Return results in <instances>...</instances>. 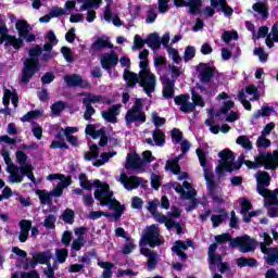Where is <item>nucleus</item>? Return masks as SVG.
<instances>
[{
    "mask_svg": "<svg viewBox=\"0 0 278 278\" xmlns=\"http://www.w3.org/2000/svg\"><path fill=\"white\" fill-rule=\"evenodd\" d=\"M78 179L79 185L84 190H92V188H94V199L100 201L101 207H105V205H108L110 210H114V218L118 219L123 216L125 206L121 205V202L113 198V193L110 191V185L102 182L99 179L88 180L86 174H80Z\"/></svg>",
    "mask_w": 278,
    "mask_h": 278,
    "instance_id": "nucleus-1",
    "label": "nucleus"
},
{
    "mask_svg": "<svg viewBox=\"0 0 278 278\" xmlns=\"http://www.w3.org/2000/svg\"><path fill=\"white\" fill-rule=\"evenodd\" d=\"M1 155L7 164V172L9 173V184H21L25 175L28 177L33 184H36V177H34V167L27 162V154L23 151H17L16 162L20 164V167L12 163L10 159V152L2 150Z\"/></svg>",
    "mask_w": 278,
    "mask_h": 278,
    "instance_id": "nucleus-2",
    "label": "nucleus"
},
{
    "mask_svg": "<svg viewBox=\"0 0 278 278\" xmlns=\"http://www.w3.org/2000/svg\"><path fill=\"white\" fill-rule=\"evenodd\" d=\"M160 244V228L155 225H151L144 231L140 240V253L148 257V269L154 270L157 266V253L151 252L148 247H157Z\"/></svg>",
    "mask_w": 278,
    "mask_h": 278,
    "instance_id": "nucleus-3",
    "label": "nucleus"
},
{
    "mask_svg": "<svg viewBox=\"0 0 278 278\" xmlns=\"http://www.w3.org/2000/svg\"><path fill=\"white\" fill-rule=\"evenodd\" d=\"M124 79L128 88H134L136 84H139L148 97H151L155 92L157 79L155 78V74L151 73L150 68L140 70L139 75L125 70Z\"/></svg>",
    "mask_w": 278,
    "mask_h": 278,
    "instance_id": "nucleus-4",
    "label": "nucleus"
},
{
    "mask_svg": "<svg viewBox=\"0 0 278 278\" xmlns=\"http://www.w3.org/2000/svg\"><path fill=\"white\" fill-rule=\"evenodd\" d=\"M47 180L56 181V184L54 182V189L50 193L46 190L36 191V194L39 197L40 202L43 205L51 203V197H62L64 188H68L71 186V177L64 176L62 174H50L47 176Z\"/></svg>",
    "mask_w": 278,
    "mask_h": 278,
    "instance_id": "nucleus-5",
    "label": "nucleus"
},
{
    "mask_svg": "<svg viewBox=\"0 0 278 278\" xmlns=\"http://www.w3.org/2000/svg\"><path fill=\"white\" fill-rule=\"evenodd\" d=\"M197 155L199 157L200 165L202 166V168L204 170V179L206 181L210 195L212 197V199L215 203H223L224 202L223 189H220V187H218V186H216V184H214V174L207 166V160H206L205 152H203V150H201V149H198Z\"/></svg>",
    "mask_w": 278,
    "mask_h": 278,
    "instance_id": "nucleus-6",
    "label": "nucleus"
},
{
    "mask_svg": "<svg viewBox=\"0 0 278 278\" xmlns=\"http://www.w3.org/2000/svg\"><path fill=\"white\" fill-rule=\"evenodd\" d=\"M216 242L223 244L225 242H230V247H238L241 253H251L255 251V240L251 239L249 236L237 237L231 240V235L223 233L215 237Z\"/></svg>",
    "mask_w": 278,
    "mask_h": 278,
    "instance_id": "nucleus-7",
    "label": "nucleus"
},
{
    "mask_svg": "<svg viewBox=\"0 0 278 278\" xmlns=\"http://www.w3.org/2000/svg\"><path fill=\"white\" fill-rule=\"evenodd\" d=\"M176 105L180 108V112L185 114H190L194 112L197 108H205V101H203V97L201 94L192 91V101L190 102V94H180L174 98Z\"/></svg>",
    "mask_w": 278,
    "mask_h": 278,
    "instance_id": "nucleus-8",
    "label": "nucleus"
},
{
    "mask_svg": "<svg viewBox=\"0 0 278 278\" xmlns=\"http://www.w3.org/2000/svg\"><path fill=\"white\" fill-rule=\"evenodd\" d=\"M42 53V48L36 46L29 50V59L24 62V68L22 71V81L23 84H28L29 79L34 77V74L38 71V55Z\"/></svg>",
    "mask_w": 278,
    "mask_h": 278,
    "instance_id": "nucleus-9",
    "label": "nucleus"
},
{
    "mask_svg": "<svg viewBox=\"0 0 278 278\" xmlns=\"http://www.w3.org/2000/svg\"><path fill=\"white\" fill-rule=\"evenodd\" d=\"M142 159L137 153H129L126 159L125 168L130 170H136L137 173H142L144 170V163L151 164V162H155V159L151 151H144L142 153Z\"/></svg>",
    "mask_w": 278,
    "mask_h": 278,
    "instance_id": "nucleus-10",
    "label": "nucleus"
},
{
    "mask_svg": "<svg viewBox=\"0 0 278 278\" xmlns=\"http://www.w3.org/2000/svg\"><path fill=\"white\" fill-rule=\"evenodd\" d=\"M153 218L156 220V223L165 224V227L167 229H175L176 233H181V225L173 218H179L181 216V211L177 206L172 207V212L168 213V216L162 215L161 213L156 212L152 214Z\"/></svg>",
    "mask_w": 278,
    "mask_h": 278,
    "instance_id": "nucleus-11",
    "label": "nucleus"
},
{
    "mask_svg": "<svg viewBox=\"0 0 278 278\" xmlns=\"http://www.w3.org/2000/svg\"><path fill=\"white\" fill-rule=\"evenodd\" d=\"M219 157L220 161L216 167L218 177H223L225 173H231L236 170V164L233 163L236 157L233 156V152H231V150H223L219 152Z\"/></svg>",
    "mask_w": 278,
    "mask_h": 278,
    "instance_id": "nucleus-12",
    "label": "nucleus"
},
{
    "mask_svg": "<svg viewBox=\"0 0 278 278\" xmlns=\"http://www.w3.org/2000/svg\"><path fill=\"white\" fill-rule=\"evenodd\" d=\"M174 190L180 194V199H189L191 201V205L187 206V212H192L194 207H197V200H194V197H197V191L192 188V185L190 182L185 181L181 185L178 182L173 184Z\"/></svg>",
    "mask_w": 278,
    "mask_h": 278,
    "instance_id": "nucleus-13",
    "label": "nucleus"
},
{
    "mask_svg": "<svg viewBox=\"0 0 278 278\" xmlns=\"http://www.w3.org/2000/svg\"><path fill=\"white\" fill-rule=\"evenodd\" d=\"M261 238H263V241L261 242V251L266 256L267 264L269 266H273V264H278V250L277 248H268L270 244H273V239L266 232H263L261 235Z\"/></svg>",
    "mask_w": 278,
    "mask_h": 278,
    "instance_id": "nucleus-14",
    "label": "nucleus"
},
{
    "mask_svg": "<svg viewBox=\"0 0 278 278\" xmlns=\"http://www.w3.org/2000/svg\"><path fill=\"white\" fill-rule=\"evenodd\" d=\"M216 253V243L211 244L208 248L210 269L212 273L215 270V266H218L219 273L225 274L229 270V264L223 263V257Z\"/></svg>",
    "mask_w": 278,
    "mask_h": 278,
    "instance_id": "nucleus-15",
    "label": "nucleus"
},
{
    "mask_svg": "<svg viewBox=\"0 0 278 278\" xmlns=\"http://www.w3.org/2000/svg\"><path fill=\"white\" fill-rule=\"evenodd\" d=\"M3 42H5V47H13L15 50L23 47V39L8 35V27L4 24H0V45H3Z\"/></svg>",
    "mask_w": 278,
    "mask_h": 278,
    "instance_id": "nucleus-16",
    "label": "nucleus"
},
{
    "mask_svg": "<svg viewBox=\"0 0 278 278\" xmlns=\"http://www.w3.org/2000/svg\"><path fill=\"white\" fill-rule=\"evenodd\" d=\"M265 199V205L267 207L268 216L277 218L278 216V189L274 192H268L267 195H263Z\"/></svg>",
    "mask_w": 278,
    "mask_h": 278,
    "instance_id": "nucleus-17",
    "label": "nucleus"
},
{
    "mask_svg": "<svg viewBox=\"0 0 278 278\" xmlns=\"http://www.w3.org/2000/svg\"><path fill=\"white\" fill-rule=\"evenodd\" d=\"M106 5L103 9V18L106 23H112L115 27H123V21L114 9H112V0H105Z\"/></svg>",
    "mask_w": 278,
    "mask_h": 278,
    "instance_id": "nucleus-18",
    "label": "nucleus"
},
{
    "mask_svg": "<svg viewBox=\"0 0 278 278\" xmlns=\"http://www.w3.org/2000/svg\"><path fill=\"white\" fill-rule=\"evenodd\" d=\"M255 179L257 181V192L261 197L268 195V192H275L266 189L270 186V175H268V173L258 172L255 174Z\"/></svg>",
    "mask_w": 278,
    "mask_h": 278,
    "instance_id": "nucleus-19",
    "label": "nucleus"
},
{
    "mask_svg": "<svg viewBox=\"0 0 278 278\" xmlns=\"http://www.w3.org/2000/svg\"><path fill=\"white\" fill-rule=\"evenodd\" d=\"M118 181L124 186L125 190H136L142 184V178L138 176H129L125 172H122Z\"/></svg>",
    "mask_w": 278,
    "mask_h": 278,
    "instance_id": "nucleus-20",
    "label": "nucleus"
},
{
    "mask_svg": "<svg viewBox=\"0 0 278 278\" xmlns=\"http://www.w3.org/2000/svg\"><path fill=\"white\" fill-rule=\"evenodd\" d=\"M15 27L18 31V36L21 40H26V42H34L36 40V36L34 34L29 33L31 31V26L27 24V21L25 20H18L15 24Z\"/></svg>",
    "mask_w": 278,
    "mask_h": 278,
    "instance_id": "nucleus-21",
    "label": "nucleus"
},
{
    "mask_svg": "<svg viewBox=\"0 0 278 278\" xmlns=\"http://www.w3.org/2000/svg\"><path fill=\"white\" fill-rule=\"evenodd\" d=\"M100 63L104 71H112L118 64V54L114 50L105 52L100 56Z\"/></svg>",
    "mask_w": 278,
    "mask_h": 278,
    "instance_id": "nucleus-22",
    "label": "nucleus"
},
{
    "mask_svg": "<svg viewBox=\"0 0 278 278\" xmlns=\"http://www.w3.org/2000/svg\"><path fill=\"white\" fill-rule=\"evenodd\" d=\"M239 204L241 205V214L244 223H251V218H253V216H260V214H262V211L250 212L252 205L251 201H249L247 198L239 199Z\"/></svg>",
    "mask_w": 278,
    "mask_h": 278,
    "instance_id": "nucleus-23",
    "label": "nucleus"
},
{
    "mask_svg": "<svg viewBox=\"0 0 278 278\" xmlns=\"http://www.w3.org/2000/svg\"><path fill=\"white\" fill-rule=\"evenodd\" d=\"M86 134L87 136H91L93 140H97V138H100V147H105L108 144V137H105V129L99 128L94 125H88L86 127Z\"/></svg>",
    "mask_w": 278,
    "mask_h": 278,
    "instance_id": "nucleus-24",
    "label": "nucleus"
},
{
    "mask_svg": "<svg viewBox=\"0 0 278 278\" xmlns=\"http://www.w3.org/2000/svg\"><path fill=\"white\" fill-rule=\"evenodd\" d=\"M199 78L202 84H210L214 77V66L210 64L201 63L198 66Z\"/></svg>",
    "mask_w": 278,
    "mask_h": 278,
    "instance_id": "nucleus-25",
    "label": "nucleus"
},
{
    "mask_svg": "<svg viewBox=\"0 0 278 278\" xmlns=\"http://www.w3.org/2000/svg\"><path fill=\"white\" fill-rule=\"evenodd\" d=\"M64 81L67 86L73 88H90V83L84 80L81 76L77 74L66 75Z\"/></svg>",
    "mask_w": 278,
    "mask_h": 278,
    "instance_id": "nucleus-26",
    "label": "nucleus"
},
{
    "mask_svg": "<svg viewBox=\"0 0 278 278\" xmlns=\"http://www.w3.org/2000/svg\"><path fill=\"white\" fill-rule=\"evenodd\" d=\"M126 124L131 125V123H146L147 116L144 115V112L142 110H136V109H130L126 113Z\"/></svg>",
    "mask_w": 278,
    "mask_h": 278,
    "instance_id": "nucleus-27",
    "label": "nucleus"
},
{
    "mask_svg": "<svg viewBox=\"0 0 278 278\" xmlns=\"http://www.w3.org/2000/svg\"><path fill=\"white\" fill-rule=\"evenodd\" d=\"M176 8H189L191 14H197L201 8V0H174Z\"/></svg>",
    "mask_w": 278,
    "mask_h": 278,
    "instance_id": "nucleus-28",
    "label": "nucleus"
},
{
    "mask_svg": "<svg viewBox=\"0 0 278 278\" xmlns=\"http://www.w3.org/2000/svg\"><path fill=\"white\" fill-rule=\"evenodd\" d=\"M51 257L52 255L50 251L37 252L33 254L34 262L30 264V266L31 268H36L37 264H46L47 266H49V264H51Z\"/></svg>",
    "mask_w": 278,
    "mask_h": 278,
    "instance_id": "nucleus-29",
    "label": "nucleus"
},
{
    "mask_svg": "<svg viewBox=\"0 0 278 278\" xmlns=\"http://www.w3.org/2000/svg\"><path fill=\"white\" fill-rule=\"evenodd\" d=\"M211 5L217 12H224L225 16H231L233 14V9L227 5V0H211Z\"/></svg>",
    "mask_w": 278,
    "mask_h": 278,
    "instance_id": "nucleus-30",
    "label": "nucleus"
},
{
    "mask_svg": "<svg viewBox=\"0 0 278 278\" xmlns=\"http://www.w3.org/2000/svg\"><path fill=\"white\" fill-rule=\"evenodd\" d=\"M188 247H192V241H176L175 245L172 248V251L176 253V255H178V257H180V260H187V255L186 253H184V251H186L188 249Z\"/></svg>",
    "mask_w": 278,
    "mask_h": 278,
    "instance_id": "nucleus-31",
    "label": "nucleus"
},
{
    "mask_svg": "<svg viewBox=\"0 0 278 278\" xmlns=\"http://www.w3.org/2000/svg\"><path fill=\"white\" fill-rule=\"evenodd\" d=\"M10 101L13 103L14 108H18V94L15 90L4 89L3 91V105L8 108Z\"/></svg>",
    "mask_w": 278,
    "mask_h": 278,
    "instance_id": "nucleus-32",
    "label": "nucleus"
},
{
    "mask_svg": "<svg viewBox=\"0 0 278 278\" xmlns=\"http://www.w3.org/2000/svg\"><path fill=\"white\" fill-rule=\"evenodd\" d=\"M152 138H148L146 139L147 144H150V147H163L165 140H164V132H162V130H160L159 128H156L153 132H152Z\"/></svg>",
    "mask_w": 278,
    "mask_h": 278,
    "instance_id": "nucleus-33",
    "label": "nucleus"
},
{
    "mask_svg": "<svg viewBox=\"0 0 278 278\" xmlns=\"http://www.w3.org/2000/svg\"><path fill=\"white\" fill-rule=\"evenodd\" d=\"M20 242H27V238H29V229H31V222L27 219H23L20 222Z\"/></svg>",
    "mask_w": 278,
    "mask_h": 278,
    "instance_id": "nucleus-34",
    "label": "nucleus"
},
{
    "mask_svg": "<svg viewBox=\"0 0 278 278\" xmlns=\"http://www.w3.org/2000/svg\"><path fill=\"white\" fill-rule=\"evenodd\" d=\"M121 110V105H113L108 111L102 112V117L108 123H116V116H118V111Z\"/></svg>",
    "mask_w": 278,
    "mask_h": 278,
    "instance_id": "nucleus-35",
    "label": "nucleus"
},
{
    "mask_svg": "<svg viewBox=\"0 0 278 278\" xmlns=\"http://www.w3.org/2000/svg\"><path fill=\"white\" fill-rule=\"evenodd\" d=\"M77 3H81L79 8V12H86V10H90V8H94L96 10H99L101 8V3H103V0H76Z\"/></svg>",
    "mask_w": 278,
    "mask_h": 278,
    "instance_id": "nucleus-36",
    "label": "nucleus"
},
{
    "mask_svg": "<svg viewBox=\"0 0 278 278\" xmlns=\"http://www.w3.org/2000/svg\"><path fill=\"white\" fill-rule=\"evenodd\" d=\"M218 101H224L223 106L220 109L222 114H227L233 108L235 103L229 99V94L226 92H222L219 96H217Z\"/></svg>",
    "mask_w": 278,
    "mask_h": 278,
    "instance_id": "nucleus-37",
    "label": "nucleus"
},
{
    "mask_svg": "<svg viewBox=\"0 0 278 278\" xmlns=\"http://www.w3.org/2000/svg\"><path fill=\"white\" fill-rule=\"evenodd\" d=\"M146 45H148L150 49H153V51H155L156 49H160L162 45L160 35H157V33L150 34L146 39Z\"/></svg>",
    "mask_w": 278,
    "mask_h": 278,
    "instance_id": "nucleus-38",
    "label": "nucleus"
},
{
    "mask_svg": "<svg viewBox=\"0 0 278 278\" xmlns=\"http://www.w3.org/2000/svg\"><path fill=\"white\" fill-rule=\"evenodd\" d=\"M83 103L84 105H94L97 103H103V97L92 94V93H83Z\"/></svg>",
    "mask_w": 278,
    "mask_h": 278,
    "instance_id": "nucleus-39",
    "label": "nucleus"
},
{
    "mask_svg": "<svg viewBox=\"0 0 278 278\" xmlns=\"http://www.w3.org/2000/svg\"><path fill=\"white\" fill-rule=\"evenodd\" d=\"M98 266L100 268H103L102 278H112V275H113L112 268H114V264L110 262L99 261Z\"/></svg>",
    "mask_w": 278,
    "mask_h": 278,
    "instance_id": "nucleus-40",
    "label": "nucleus"
},
{
    "mask_svg": "<svg viewBox=\"0 0 278 278\" xmlns=\"http://www.w3.org/2000/svg\"><path fill=\"white\" fill-rule=\"evenodd\" d=\"M273 42H278V26L277 25H274L271 27V33L266 38V46L269 49H273V47H275V45Z\"/></svg>",
    "mask_w": 278,
    "mask_h": 278,
    "instance_id": "nucleus-41",
    "label": "nucleus"
},
{
    "mask_svg": "<svg viewBox=\"0 0 278 278\" xmlns=\"http://www.w3.org/2000/svg\"><path fill=\"white\" fill-rule=\"evenodd\" d=\"M179 160H181V156H177L172 161L166 162V170H172L174 175H179V172L181 170L179 168Z\"/></svg>",
    "mask_w": 278,
    "mask_h": 278,
    "instance_id": "nucleus-42",
    "label": "nucleus"
},
{
    "mask_svg": "<svg viewBox=\"0 0 278 278\" xmlns=\"http://www.w3.org/2000/svg\"><path fill=\"white\" fill-rule=\"evenodd\" d=\"M116 155V152H104L100 155V160L93 162V166L99 168V166H103V164H108L112 157Z\"/></svg>",
    "mask_w": 278,
    "mask_h": 278,
    "instance_id": "nucleus-43",
    "label": "nucleus"
},
{
    "mask_svg": "<svg viewBox=\"0 0 278 278\" xmlns=\"http://www.w3.org/2000/svg\"><path fill=\"white\" fill-rule=\"evenodd\" d=\"M164 99H173L175 97V81H166L163 88Z\"/></svg>",
    "mask_w": 278,
    "mask_h": 278,
    "instance_id": "nucleus-44",
    "label": "nucleus"
},
{
    "mask_svg": "<svg viewBox=\"0 0 278 278\" xmlns=\"http://www.w3.org/2000/svg\"><path fill=\"white\" fill-rule=\"evenodd\" d=\"M93 49L96 51H100V49H112L114 47L112 43H110V39L108 38H99L93 45Z\"/></svg>",
    "mask_w": 278,
    "mask_h": 278,
    "instance_id": "nucleus-45",
    "label": "nucleus"
},
{
    "mask_svg": "<svg viewBox=\"0 0 278 278\" xmlns=\"http://www.w3.org/2000/svg\"><path fill=\"white\" fill-rule=\"evenodd\" d=\"M140 71L149 70V50L144 49L139 53Z\"/></svg>",
    "mask_w": 278,
    "mask_h": 278,
    "instance_id": "nucleus-46",
    "label": "nucleus"
},
{
    "mask_svg": "<svg viewBox=\"0 0 278 278\" xmlns=\"http://www.w3.org/2000/svg\"><path fill=\"white\" fill-rule=\"evenodd\" d=\"M89 151L85 153V160L87 162H90V160H96V157H99V147L97 144H90L89 143Z\"/></svg>",
    "mask_w": 278,
    "mask_h": 278,
    "instance_id": "nucleus-47",
    "label": "nucleus"
},
{
    "mask_svg": "<svg viewBox=\"0 0 278 278\" xmlns=\"http://www.w3.org/2000/svg\"><path fill=\"white\" fill-rule=\"evenodd\" d=\"M236 142L242 147V149H245V151H251V149H253V143H251V140L247 136H239Z\"/></svg>",
    "mask_w": 278,
    "mask_h": 278,
    "instance_id": "nucleus-48",
    "label": "nucleus"
},
{
    "mask_svg": "<svg viewBox=\"0 0 278 278\" xmlns=\"http://www.w3.org/2000/svg\"><path fill=\"white\" fill-rule=\"evenodd\" d=\"M252 9L254 10V12H257V14H260L261 18H268V11L266 4L257 2L253 4Z\"/></svg>",
    "mask_w": 278,
    "mask_h": 278,
    "instance_id": "nucleus-49",
    "label": "nucleus"
},
{
    "mask_svg": "<svg viewBox=\"0 0 278 278\" xmlns=\"http://www.w3.org/2000/svg\"><path fill=\"white\" fill-rule=\"evenodd\" d=\"M167 53L168 58H170L174 64H181V55H179V50L173 47H167Z\"/></svg>",
    "mask_w": 278,
    "mask_h": 278,
    "instance_id": "nucleus-50",
    "label": "nucleus"
},
{
    "mask_svg": "<svg viewBox=\"0 0 278 278\" xmlns=\"http://www.w3.org/2000/svg\"><path fill=\"white\" fill-rule=\"evenodd\" d=\"M194 55H197V48H194L193 46H188L185 49L182 60L184 62L188 63L191 60H194Z\"/></svg>",
    "mask_w": 278,
    "mask_h": 278,
    "instance_id": "nucleus-51",
    "label": "nucleus"
},
{
    "mask_svg": "<svg viewBox=\"0 0 278 278\" xmlns=\"http://www.w3.org/2000/svg\"><path fill=\"white\" fill-rule=\"evenodd\" d=\"M68 257V250L66 249H56L55 250V262L59 264H64Z\"/></svg>",
    "mask_w": 278,
    "mask_h": 278,
    "instance_id": "nucleus-52",
    "label": "nucleus"
},
{
    "mask_svg": "<svg viewBox=\"0 0 278 278\" xmlns=\"http://www.w3.org/2000/svg\"><path fill=\"white\" fill-rule=\"evenodd\" d=\"M247 94H250V101H257L260 99V91L254 85H250L245 88Z\"/></svg>",
    "mask_w": 278,
    "mask_h": 278,
    "instance_id": "nucleus-53",
    "label": "nucleus"
},
{
    "mask_svg": "<svg viewBox=\"0 0 278 278\" xmlns=\"http://www.w3.org/2000/svg\"><path fill=\"white\" fill-rule=\"evenodd\" d=\"M256 261L254 258H245V257H239L237 258V266L239 268H244L245 266L253 267L255 266Z\"/></svg>",
    "mask_w": 278,
    "mask_h": 278,
    "instance_id": "nucleus-54",
    "label": "nucleus"
},
{
    "mask_svg": "<svg viewBox=\"0 0 278 278\" xmlns=\"http://www.w3.org/2000/svg\"><path fill=\"white\" fill-rule=\"evenodd\" d=\"M222 38L226 45H229L231 40H238V33L235 30H226L223 33Z\"/></svg>",
    "mask_w": 278,
    "mask_h": 278,
    "instance_id": "nucleus-55",
    "label": "nucleus"
},
{
    "mask_svg": "<svg viewBox=\"0 0 278 278\" xmlns=\"http://www.w3.org/2000/svg\"><path fill=\"white\" fill-rule=\"evenodd\" d=\"M270 144H271L270 140L264 135H261L256 140L257 149H268Z\"/></svg>",
    "mask_w": 278,
    "mask_h": 278,
    "instance_id": "nucleus-56",
    "label": "nucleus"
},
{
    "mask_svg": "<svg viewBox=\"0 0 278 278\" xmlns=\"http://www.w3.org/2000/svg\"><path fill=\"white\" fill-rule=\"evenodd\" d=\"M42 113L40 111H30L26 115H24L21 121L23 123H28L29 121H34L35 118H40Z\"/></svg>",
    "mask_w": 278,
    "mask_h": 278,
    "instance_id": "nucleus-57",
    "label": "nucleus"
},
{
    "mask_svg": "<svg viewBox=\"0 0 278 278\" xmlns=\"http://www.w3.org/2000/svg\"><path fill=\"white\" fill-rule=\"evenodd\" d=\"M62 218L64 223H67V225H73V223H75V212H73L71 208L65 210Z\"/></svg>",
    "mask_w": 278,
    "mask_h": 278,
    "instance_id": "nucleus-58",
    "label": "nucleus"
},
{
    "mask_svg": "<svg viewBox=\"0 0 278 278\" xmlns=\"http://www.w3.org/2000/svg\"><path fill=\"white\" fill-rule=\"evenodd\" d=\"M147 45V40L142 39L140 35H135L134 38V45H132V51H138L142 49Z\"/></svg>",
    "mask_w": 278,
    "mask_h": 278,
    "instance_id": "nucleus-59",
    "label": "nucleus"
},
{
    "mask_svg": "<svg viewBox=\"0 0 278 278\" xmlns=\"http://www.w3.org/2000/svg\"><path fill=\"white\" fill-rule=\"evenodd\" d=\"M101 216H105L106 218H110V213L102 212V211H91L88 215V218L90 220H99Z\"/></svg>",
    "mask_w": 278,
    "mask_h": 278,
    "instance_id": "nucleus-60",
    "label": "nucleus"
},
{
    "mask_svg": "<svg viewBox=\"0 0 278 278\" xmlns=\"http://www.w3.org/2000/svg\"><path fill=\"white\" fill-rule=\"evenodd\" d=\"M227 218V213H220L219 215H212L211 220L213 223V227H218L223 220Z\"/></svg>",
    "mask_w": 278,
    "mask_h": 278,
    "instance_id": "nucleus-61",
    "label": "nucleus"
},
{
    "mask_svg": "<svg viewBox=\"0 0 278 278\" xmlns=\"http://www.w3.org/2000/svg\"><path fill=\"white\" fill-rule=\"evenodd\" d=\"M238 99L242 103L244 110H248L249 112H251V102L247 100V94L244 93V90L239 92Z\"/></svg>",
    "mask_w": 278,
    "mask_h": 278,
    "instance_id": "nucleus-62",
    "label": "nucleus"
},
{
    "mask_svg": "<svg viewBox=\"0 0 278 278\" xmlns=\"http://www.w3.org/2000/svg\"><path fill=\"white\" fill-rule=\"evenodd\" d=\"M55 220L54 215H48L43 222V227L47 229H55Z\"/></svg>",
    "mask_w": 278,
    "mask_h": 278,
    "instance_id": "nucleus-63",
    "label": "nucleus"
},
{
    "mask_svg": "<svg viewBox=\"0 0 278 278\" xmlns=\"http://www.w3.org/2000/svg\"><path fill=\"white\" fill-rule=\"evenodd\" d=\"M65 108H66V104L62 101H59V102L52 104V106H51L52 114L58 116V114H60V112H62Z\"/></svg>",
    "mask_w": 278,
    "mask_h": 278,
    "instance_id": "nucleus-64",
    "label": "nucleus"
}]
</instances>
